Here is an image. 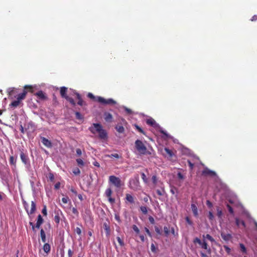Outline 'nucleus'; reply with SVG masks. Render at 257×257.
Instances as JSON below:
<instances>
[{
    "label": "nucleus",
    "instance_id": "nucleus-61",
    "mask_svg": "<svg viewBox=\"0 0 257 257\" xmlns=\"http://www.w3.org/2000/svg\"><path fill=\"white\" fill-rule=\"evenodd\" d=\"M157 193L159 196H162L163 195V192H164V190H163V191H161L160 190H157L156 191Z\"/></svg>",
    "mask_w": 257,
    "mask_h": 257
},
{
    "label": "nucleus",
    "instance_id": "nucleus-24",
    "mask_svg": "<svg viewBox=\"0 0 257 257\" xmlns=\"http://www.w3.org/2000/svg\"><path fill=\"white\" fill-rule=\"evenodd\" d=\"M191 209L194 215L196 217H197L198 215V213L197 206L195 204H191Z\"/></svg>",
    "mask_w": 257,
    "mask_h": 257
},
{
    "label": "nucleus",
    "instance_id": "nucleus-30",
    "mask_svg": "<svg viewBox=\"0 0 257 257\" xmlns=\"http://www.w3.org/2000/svg\"><path fill=\"white\" fill-rule=\"evenodd\" d=\"M40 236L42 239V240L43 242H46V234L44 230L43 229H41L40 230Z\"/></svg>",
    "mask_w": 257,
    "mask_h": 257
},
{
    "label": "nucleus",
    "instance_id": "nucleus-59",
    "mask_svg": "<svg viewBox=\"0 0 257 257\" xmlns=\"http://www.w3.org/2000/svg\"><path fill=\"white\" fill-rule=\"evenodd\" d=\"M177 176L179 179L183 180L184 179V177L183 175L180 172L178 173Z\"/></svg>",
    "mask_w": 257,
    "mask_h": 257
},
{
    "label": "nucleus",
    "instance_id": "nucleus-28",
    "mask_svg": "<svg viewBox=\"0 0 257 257\" xmlns=\"http://www.w3.org/2000/svg\"><path fill=\"white\" fill-rule=\"evenodd\" d=\"M115 128L119 133H123L124 132V128L122 125L117 124L115 126Z\"/></svg>",
    "mask_w": 257,
    "mask_h": 257
},
{
    "label": "nucleus",
    "instance_id": "nucleus-14",
    "mask_svg": "<svg viewBox=\"0 0 257 257\" xmlns=\"http://www.w3.org/2000/svg\"><path fill=\"white\" fill-rule=\"evenodd\" d=\"M37 97L41 100H46L47 97L42 91H39L35 94Z\"/></svg>",
    "mask_w": 257,
    "mask_h": 257
},
{
    "label": "nucleus",
    "instance_id": "nucleus-26",
    "mask_svg": "<svg viewBox=\"0 0 257 257\" xmlns=\"http://www.w3.org/2000/svg\"><path fill=\"white\" fill-rule=\"evenodd\" d=\"M9 162L11 165L14 166L15 167L16 166L17 157L15 158L14 156H11L10 157Z\"/></svg>",
    "mask_w": 257,
    "mask_h": 257
},
{
    "label": "nucleus",
    "instance_id": "nucleus-3",
    "mask_svg": "<svg viewBox=\"0 0 257 257\" xmlns=\"http://www.w3.org/2000/svg\"><path fill=\"white\" fill-rule=\"evenodd\" d=\"M135 147L138 152L142 155L150 154L147 148L142 141L137 140L135 143Z\"/></svg>",
    "mask_w": 257,
    "mask_h": 257
},
{
    "label": "nucleus",
    "instance_id": "nucleus-15",
    "mask_svg": "<svg viewBox=\"0 0 257 257\" xmlns=\"http://www.w3.org/2000/svg\"><path fill=\"white\" fill-rule=\"evenodd\" d=\"M76 98L78 100L77 104L80 106L86 105V102H84L81 98V95L78 93H75Z\"/></svg>",
    "mask_w": 257,
    "mask_h": 257
},
{
    "label": "nucleus",
    "instance_id": "nucleus-39",
    "mask_svg": "<svg viewBox=\"0 0 257 257\" xmlns=\"http://www.w3.org/2000/svg\"><path fill=\"white\" fill-rule=\"evenodd\" d=\"M60 216L58 214H56L54 216V221L57 224H59L60 222Z\"/></svg>",
    "mask_w": 257,
    "mask_h": 257
},
{
    "label": "nucleus",
    "instance_id": "nucleus-18",
    "mask_svg": "<svg viewBox=\"0 0 257 257\" xmlns=\"http://www.w3.org/2000/svg\"><path fill=\"white\" fill-rule=\"evenodd\" d=\"M67 88L64 87V86H63V87H61L60 88V94H61V96L63 97V98H65L66 97L68 96L66 94V92H67Z\"/></svg>",
    "mask_w": 257,
    "mask_h": 257
},
{
    "label": "nucleus",
    "instance_id": "nucleus-56",
    "mask_svg": "<svg viewBox=\"0 0 257 257\" xmlns=\"http://www.w3.org/2000/svg\"><path fill=\"white\" fill-rule=\"evenodd\" d=\"M187 162L190 170H192L194 168V164H193L190 160H188Z\"/></svg>",
    "mask_w": 257,
    "mask_h": 257
},
{
    "label": "nucleus",
    "instance_id": "nucleus-2",
    "mask_svg": "<svg viewBox=\"0 0 257 257\" xmlns=\"http://www.w3.org/2000/svg\"><path fill=\"white\" fill-rule=\"evenodd\" d=\"M88 97L103 105H115L116 102L112 98L105 99L101 96L95 97L91 93H88Z\"/></svg>",
    "mask_w": 257,
    "mask_h": 257
},
{
    "label": "nucleus",
    "instance_id": "nucleus-41",
    "mask_svg": "<svg viewBox=\"0 0 257 257\" xmlns=\"http://www.w3.org/2000/svg\"><path fill=\"white\" fill-rule=\"evenodd\" d=\"M74 232L79 235H81L82 231H81V229L80 227H77L75 229Z\"/></svg>",
    "mask_w": 257,
    "mask_h": 257
},
{
    "label": "nucleus",
    "instance_id": "nucleus-55",
    "mask_svg": "<svg viewBox=\"0 0 257 257\" xmlns=\"http://www.w3.org/2000/svg\"><path fill=\"white\" fill-rule=\"evenodd\" d=\"M152 182L154 184H156L157 182V178L156 175H154L152 177Z\"/></svg>",
    "mask_w": 257,
    "mask_h": 257
},
{
    "label": "nucleus",
    "instance_id": "nucleus-1",
    "mask_svg": "<svg viewBox=\"0 0 257 257\" xmlns=\"http://www.w3.org/2000/svg\"><path fill=\"white\" fill-rule=\"evenodd\" d=\"M89 130L93 134L98 133L99 138L101 140H106L107 139V133L105 130L102 128V126L100 123H93L89 127Z\"/></svg>",
    "mask_w": 257,
    "mask_h": 257
},
{
    "label": "nucleus",
    "instance_id": "nucleus-38",
    "mask_svg": "<svg viewBox=\"0 0 257 257\" xmlns=\"http://www.w3.org/2000/svg\"><path fill=\"white\" fill-rule=\"evenodd\" d=\"M140 210H141V211L142 212V213L144 214H147V213H148V210H147V208L145 206H141L140 207Z\"/></svg>",
    "mask_w": 257,
    "mask_h": 257
},
{
    "label": "nucleus",
    "instance_id": "nucleus-34",
    "mask_svg": "<svg viewBox=\"0 0 257 257\" xmlns=\"http://www.w3.org/2000/svg\"><path fill=\"white\" fill-rule=\"evenodd\" d=\"M65 99L68 101L73 106H75L76 103H75V102L74 101V99L71 98V97H69L68 96L66 97Z\"/></svg>",
    "mask_w": 257,
    "mask_h": 257
},
{
    "label": "nucleus",
    "instance_id": "nucleus-17",
    "mask_svg": "<svg viewBox=\"0 0 257 257\" xmlns=\"http://www.w3.org/2000/svg\"><path fill=\"white\" fill-rule=\"evenodd\" d=\"M27 94V91L26 90H24L23 92L21 93H20L18 95V97L17 99L21 102V100L24 99L26 97V96Z\"/></svg>",
    "mask_w": 257,
    "mask_h": 257
},
{
    "label": "nucleus",
    "instance_id": "nucleus-33",
    "mask_svg": "<svg viewBox=\"0 0 257 257\" xmlns=\"http://www.w3.org/2000/svg\"><path fill=\"white\" fill-rule=\"evenodd\" d=\"M133 183V184L135 185V186L136 187H137L139 184V177L138 176L137 177V178H136V180H130V185H132V183Z\"/></svg>",
    "mask_w": 257,
    "mask_h": 257
},
{
    "label": "nucleus",
    "instance_id": "nucleus-21",
    "mask_svg": "<svg viewBox=\"0 0 257 257\" xmlns=\"http://www.w3.org/2000/svg\"><path fill=\"white\" fill-rule=\"evenodd\" d=\"M125 199L127 202H130V203L133 204L135 203L134 197L130 194H126Z\"/></svg>",
    "mask_w": 257,
    "mask_h": 257
},
{
    "label": "nucleus",
    "instance_id": "nucleus-31",
    "mask_svg": "<svg viewBox=\"0 0 257 257\" xmlns=\"http://www.w3.org/2000/svg\"><path fill=\"white\" fill-rule=\"evenodd\" d=\"M203 238H206L210 240L212 242H215L214 239L209 234L206 235H203Z\"/></svg>",
    "mask_w": 257,
    "mask_h": 257
},
{
    "label": "nucleus",
    "instance_id": "nucleus-44",
    "mask_svg": "<svg viewBox=\"0 0 257 257\" xmlns=\"http://www.w3.org/2000/svg\"><path fill=\"white\" fill-rule=\"evenodd\" d=\"M132 228L137 234H139L140 233V229L136 225H133L132 226Z\"/></svg>",
    "mask_w": 257,
    "mask_h": 257
},
{
    "label": "nucleus",
    "instance_id": "nucleus-32",
    "mask_svg": "<svg viewBox=\"0 0 257 257\" xmlns=\"http://www.w3.org/2000/svg\"><path fill=\"white\" fill-rule=\"evenodd\" d=\"M146 122L148 124H149L151 126H154L156 123L155 120L153 118L148 119L147 120Z\"/></svg>",
    "mask_w": 257,
    "mask_h": 257
},
{
    "label": "nucleus",
    "instance_id": "nucleus-47",
    "mask_svg": "<svg viewBox=\"0 0 257 257\" xmlns=\"http://www.w3.org/2000/svg\"><path fill=\"white\" fill-rule=\"evenodd\" d=\"M42 213L44 216H46L47 215V207L46 205H44L43 206V208L42 210Z\"/></svg>",
    "mask_w": 257,
    "mask_h": 257
},
{
    "label": "nucleus",
    "instance_id": "nucleus-46",
    "mask_svg": "<svg viewBox=\"0 0 257 257\" xmlns=\"http://www.w3.org/2000/svg\"><path fill=\"white\" fill-rule=\"evenodd\" d=\"M217 215L219 217H221L222 215V211L219 207L217 208Z\"/></svg>",
    "mask_w": 257,
    "mask_h": 257
},
{
    "label": "nucleus",
    "instance_id": "nucleus-58",
    "mask_svg": "<svg viewBox=\"0 0 257 257\" xmlns=\"http://www.w3.org/2000/svg\"><path fill=\"white\" fill-rule=\"evenodd\" d=\"M114 218H115V219L118 222H121V220H120V217H119V215L118 214H115V216H114Z\"/></svg>",
    "mask_w": 257,
    "mask_h": 257
},
{
    "label": "nucleus",
    "instance_id": "nucleus-53",
    "mask_svg": "<svg viewBox=\"0 0 257 257\" xmlns=\"http://www.w3.org/2000/svg\"><path fill=\"white\" fill-rule=\"evenodd\" d=\"M164 231L165 233L166 236H168L169 234V229L167 226H164Z\"/></svg>",
    "mask_w": 257,
    "mask_h": 257
},
{
    "label": "nucleus",
    "instance_id": "nucleus-27",
    "mask_svg": "<svg viewBox=\"0 0 257 257\" xmlns=\"http://www.w3.org/2000/svg\"><path fill=\"white\" fill-rule=\"evenodd\" d=\"M24 90L28 92H33L34 87L32 85H26L24 87Z\"/></svg>",
    "mask_w": 257,
    "mask_h": 257
},
{
    "label": "nucleus",
    "instance_id": "nucleus-10",
    "mask_svg": "<svg viewBox=\"0 0 257 257\" xmlns=\"http://www.w3.org/2000/svg\"><path fill=\"white\" fill-rule=\"evenodd\" d=\"M202 175L204 176H215L216 175V173L212 170H209L207 168H205L202 172Z\"/></svg>",
    "mask_w": 257,
    "mask_h": 257
},
{
    "label": "nucleus",
    "instance_id": "nucleus-29",
    "mask_svg": "<svg viewBox=\"0 0 257 257\" xmlns=\"http://www.w3.org/2000/svg\"><path fill=\"white\" fill-rule=\"evenodd\" d=\"M20 101L18 99L13 101L10 104V106L12 107H16L20 104Z\"/></svg>",
    "mask_w": 257,
    "mask_h": 257
},
{
    "label": "nucleus",
    "instance_id": "nucleus-50",
    "mask_svg": "<svg viewBox=\"0 0 257 257\" xmlns=\"http://www.w3.org/2000/svg\"><path fill=\"white\" fill-rule=\"evenodd\" d=\"M72 212L73 214H74L75 215H76V216H78L79 215V212L77 210V209L76 208H72Z\"/></svg>",
    "mask_w": 257,
    "mask_h": 257
},
{
    "label": "nucleus",
    "instance_id": "nucleus-54",
    "mask_svg": "<svg viewBox=\"0 0 257 257\" xmlns=\"http://www.w3.org/2000/svg\"><path fill=\"white\" fill-rule=\"evenodd\" d=\"M69 200V199L68 197H63L62 198V201L63 202V203H65V204L67 203Z\"/></svg>",
    "mask_w": 257,
    "mask_h": 257
},
{
    "label": "nucleus",
    "instance_id": "nucleus-40",
    "mask_svg": "<svg viewBox=\"0 0 257 257\" xmlns=\"http://www.w3.org/2000/svg\"><path fill=\"white\" fill-rule=\"evenodd\" d=\"M136 129L141 133L145 135V132L143 130V129L140 127L139 125H138L137 124H135V125Z\"/></svg>",
    "mask_w": 257,
    "mask_h": 257
},
{
    "label": "nucleus",
    "instance_id": "nucleus-13",
    "mask_svg": "<svg viewBox=\"0 0 257 257\" xmlns=\"http://www.w3.org/2000/svg\"><path fill=\"white\" fill-rule=\"evenodd\" d=\"M164 151L166 153V157L168 159H171L174 156V154L172 150L167 148L164 149Z\"/></svg>",
    "mask_w": 257,
    "mask_h": 257
},
{
    "label": "nucleus",
    "instance_id": "nucleus-36",
    "mask_svg": "<svg viewBox=\"0 0 257 257\" xmlns=\"http://www.w3.org/2000/svg\"><path fill=\"white\" fill-rule=\"evenodd\" d=\"M76 162H77V163L78 165L80 167H83L84 166V165L83 161L82 159H76Z\"/></svg>",
    "mask_w": 257,
    "mask_h": 257
},
{
    "label": "nucleus",
    "instance_id": "nucleus-48",
    "mask_svg": "<svg viewBox=\"0 0 257 257\" xmlns=\"http://www.w3.org/2000/svg\"><path fill=\"white\" fill-rule=\"evenodd\" d=\"M141 176H142V178L143 180L144 181V182L145 183H147L148 179H147V178L144 173H141Z\"/></svg>",
    "mask_w": 257,
    "mask_h": 257
},
{
    "label": "nucleus",
    "instance_id": "nucleus-7",
    "mask_svg": "<svg viewBox=\"0 0 257 257\" xmlns=\"http://www.w3.org/2000/svg\"><path fill=\"white\" fill-rule=\"evenodd\" d=\"M109 182L116 188H120L121 186V180L115 176H110L109 177Z\"/></svg>",
    "mask_w": 257,
    "mask_h": 257
},
{
    "label": "nucleus",
    "instance_id": "nucleus-4",
    "mask_svg": "<svg viewBox=\"0 0 257 257\" xmlns=\"http://www.w3.org/2000/svg\"><path fill=\"white\" fill-rule=\"evenodd\" d=\"M23 205L27 214L29 216L34 214L36 210V205L34 201H31V206L30 210L29 209V204L26 201H23Z\"/></svg>",
    "mask_w": 257,
    "mask_h": 257
},
{
    "label": "nucleus",
    "instance_id": "nucleus-25",
    "mask_svg": "<svg viewBox=\"0 0 257 257\" xmlns=\"http://www.w3.org/2000/svg\"><path fill=\"white\" fill-rule=\"evenodd\" d=\"M235 223L238 227H239L240 225H241L243 227L245 226L244 221L243 220H240L238 218H235Z\"/></svg>",
    "mask_w": 257,
    "mask_h": 257
},
{
    "label": "nucleus",
    "instance_id": "nucleus-63",
    "mask_svg": "<svg viewBox=\"0 0 257 257\" xmlns=\"http://www.w3.org/2000/svg\"><path fill=\"white\" fill-rule=\"evenodd\" d=\"M149 220L152 224H154L155 223V220L152 216L149 217Z\"/></svg>",
    "mask_w": 257,
    "mask_h": 257
},
{
    "label": "nucleus",
    "instance_id": "nucleus-57",
    "mask_svg": "<svg viewBox=\"0 0 257 257\" xmlns=\"http://www.w3.org/2000/svg\"><path fill=\"white\" fill-rule=\"evenodd\" d=\"M49 179L51 181H53L54 179V176L52 173H50L48 174Z\"/></svg>",
    "mask_w": 257,
    "mask_h": 257
},
{
    "label": "nucleus",
    "instance_id": "nucleus-43",
    "mask_svg": "<svg viewBox=\"0 0 257 257\" xmlns=\"http://www.w3.org/2000/svg\"><path fill=\"white\" fill-rule=\"evenodd\" d=\"M226 206L229 213L231 214H233L234 211L232 207L229 204H227Z\"/></svg>",
    "mask_w": 257,
    "mask_h": 257
},
{
    "label": "nucleus",
    "instance_id": "nucleus-49",
    "mask_svg": "<svg viewBox=\"0 0 257 257\" xmlns=\"http://www.w3.org/2000/svg\"><path fill=\"white\" fill-rule=\"evenodd\" d=\"M73 173L75 174V175H79L80 173V171L79 170V169L78 168H75L73 171Z\"/></svg>",
    "mask_w": 257,
    "mask_h": 257
},
{
    "label": "nucleus",
    "instance_id": "nucleus-9",
    "mask_svg": "<svg viewBox=\"0 0 257 257\" xmlns=\"http://www.w3.org/2000/svg\"><path fill=\"white\" fill-rule=\"evenodd\" d=\"M20 158L22 162L25 165H30V160L29 158L26 153H24L23 151H21Z\"/></svg>",
    "mask_w": 257,
    "mask_h": 257
},
{
    "label": "nucleus",
    "instance_id": "nucleus-64",
    "mask_svg": "<svg viewBox=\"0 0 257 257\" xmlns=\"http://www.w3.org/2000/svg\"><path fill=\"white\" fill-rule=\"evenodd\" d=\"M73 252L72 251L71 249H68V257H72L73 255Z\"/></svg>",
    "mask_w": 257,
    "mask_h": 257
},
{
    "label": "nucleus",
    "instance_id": "nucleus-8",
    "mask_svg": "<svg viewBox=\"0 0 257 257\" xmlns=\"http://www.w3.org/2000/svg\"><path fill=\"white\" fill-rule=\"evenodd\" d=\"M36 127L32 122H29L25 125V131L28 134L32 133L36 130Z\"/></svg>",
    "mask_w": 257,
    "mask_h": 257
},
{
    "label": "nucleus",
    "instance_id": "nucleus-60",
    "mask_svg": "<svg viewBox=\"0 0 257 257\" xmlns=\"http://www.w3.org/2000/svg\"><path fill=\"white\" fill-rule=\"evenodd\" d=\"M185 220L186 221V222H187V223H188L189 225H192L193 224V222L190 219V218L188 217H186L185 218Z\"/></svg>",
    "mask_w": 257,
    "mask_h": 257
},
{
    "label": "nucleus",
    "instance_id": "nucleus-62",
    "mask_svg": "<svg viewBox=\"0 0 257 257\" xmlns=\"http://www.w3.org/2000/svg\"><path fill=\"white\" fill-rule=\"evenodd\" d=\"M145 230L149 236L152 237V234L149 229L147 227H145Z\"/></svg>",
    "mask_w": 257,
    "mask_h": 257
},
{
    "label": "nucleus",
    "instance_id": "nucleus-20",
    "mask_svg": "<svg viewBox=\"0 0 257 257\" xmlns=\"http://www.w3.org/2000/svg\"><path fill=\"white\" fill-rule=\"evenodd\" d=\"M104 119L107 122H111L112 119V115L109 112H105L104 114Z\"/></svg>",
    "mask_w": 257,
    "mask_h": 257
},
{
    "label": "nucleus",
    "instance_id": "nucleus-16",
    "mask_svg": "<svg viewBox=\"0 0 257 257\" xmlns=\"http://www.w3.org/2000/svg\"><path fill=\"white\" fill-rule=\"evenodd\" d=\"M44 220L42 217V216L39 214L38 216L36 224V227L37 228H39L41 224L43 223Z\"/></svg>",
    "mask_w": 257,
    "mask_h": 257
},
{
    "label": "nucleus",
    "instance_id": "nucleus-51",
    "mask_svg": "<svg viewBox=\"0 0 257 257\" xmlns=\"http://www.w3.org/2000/svg\"><path fill=\"white\" fill-rule=\"evenodd\" d=\"M151 251L153 252H154V253L156 252V251H157V248L155 247L154 244H153V243L151 244Z\"/></svg>",
    "mask_w": 257,
    "mask_h": 257
},
{
    "label": "nucleus",
    "instance_id": "nucleus-45",
    "mask_svg": "<svg viewBox=\"0 0 257 257\" xmlns=\"http://www.w3.org/2000/svg\"><path fill=\"white\" fill-rule=\"evenodd\" d=\"M108 157L109 158H115L116 159H118L120 158V156L118 154L115 153V154H112L111 155H108Z\"/></svg>",
    "mask_w": 257,
    "mask_h": 257
},
{
    "label": "nucleus",
    "instance_id": "nucleus-12",
    "mask_svg": "<svg viewBox=\"0 0 257 257\" xmlns=\"http://www.w3.org/2000/svg\"><path fill=\"white\" fill-rule=\"evenodd\" d=\"M42 143L47 148H50L52 147V142L45 137H41Z\"/></svg>",
    "mask_w": 257,
    "mask_h": 257
},
{
    "label": "nucleus",
    "instance_id": "nucleus-5",
    "mask_svg": "<svg viewBox=\"0 0 257 257\" xmlns=\"http://www.w3.org/2000/svg\"><path fill=\"white\" fill-rule=\"evenodd\" d=\"M23 205L27 214L29 216L34 214L36 210V205L34 201H31V206L30 210L29 209V204L26 201H23Z\"/></svg>",
    "mask_w": 257,
    "mask_h": 257
},
{
    "label": "nucleus",
    "instance_id": "nucleus-37",
    "mask_svg": "<svg viewBox=\"0 0 257 257\" xmlns=\"http://www.w3.org/2000/svg\"><path fill=\"white\" fill-rule=\"evenodd\" d=\"M239 246H240V250L241 251L243 252V253H246V249L244 246V245L242 243H240L239 244Z\"/></svg>",
    "mask_w": 257,
    "mask_h": 257
},
{
    "label": "nucleus",
    "instance_id": "nucleus-19",
    "mask_svg": "<svg viewBox=\"0 0 257 257\" xmlns=\"http://www.w3.org/2000/svg\"><path fill=\"white\" fill-rule=\"evenodd\" d=\"M221 236L223 239V240H224L225 241H228L232 237V236H231V235L230 234H229V233H223V232H222L221 233Z\"/></svg>",
    "mask_w": 257,
    "mask_h": 257
},
{
    "label": "nucleus",
    "instance_id": "nucleus-23",
    "mask_svg": "<svg viewBox=\"0 0 257 257\" xmlns=\"http://www.w3.org/2000/svg\"><path fill=\"white\" fill-rule=\"evenodd\" d=\"M7 92L10 97L15 96L16 94V89L14 87L9 88L7 90Z\"/></svg>",
    "mask_w": 257,
    "mask_h": 257
},
{
    "label": "nucleus",
    "instance_id": "nucleus-35",
    "mask_svg": "<svg viewBox=\"0 0 257 257\" xmlns=\"http://www.w3.org/2000/svg\"><path fill=\"white\" fill-rule=\"evenodd\" d=\"M75 117L76 119L79 120H82L83 119V117L82 115L79 112L76 111L75 112Z\"/></svg>",
    "mask_w": 257,
    "mask_h": 257
},
{
    "label": "nucleus",
    "instance_id": "nucleus-22",
    "mask_svg": "<svg viewBox=\"0 0 257 257\" xmlns=\"http://www.w3.org/2000/svg\"><path fill=\"white\" fill-rule=\"evenodd\" d=\"M43 249L45 253L48 254L50 251L51 249L50 244L48 243H45L43 245Z\"/></svg>",
    "mask_w": 257,
    "mask_h": 257
},
{
    "label": "nucleus",
    "instance_id": "nucleus-42",
    "mask_svg": "<svg viewBox=\"0 0 257 257\" xmlns=\"http://www.w3.org/2000/svg\"><path fill=\"white\" fill-rule=\"evenodd\" d=\"M116 239H117V240L118 242V243L119 244V245L121 246H123L124 245V242L123 241H122V240L120 238V237L119 236H117L116 237Z\"/></svg>",
    "mask_w": 257,
    "mask_h": 257
},
{
    "label": "nucleus",
    "instance_id": "nucleus-6",
    "mask_svg": "<svg viewBox=\"0 0 257 257\" xmlns=\"http://www.w3.org/2000/svg\"><path fill=\"white\" fill-rule=\"evenodd\" d=\"M194 243H198L201 247L202 248L206 250L207 252L209 253H211V248L207 244L206 241L205 240L201 241L199 238L196 237L193 240Z\"/></svg>",
    "mask_w": 257,
    "mask_h": 257
},
{
    "label": "nucleus",
    "instance_id": "nucleus-11",
    "mask_svg": "<svg viewBox=\"0 0 257 257\" xmlns=\"http://www.w3.org/2000/svg\"><path fill=\"white\" fill-rule=\"evenodd\" d=\"M112 193V191L110 188H107L105 190V194L108 198L109 202L112 204L115 203V199L111 197Z\"/></svg>",
    "mask_w": 257,
    "mask_h": 257
},
{
    "label": "nucleus",
    "instance_id": "nucleus-52",
    "mask_svg": "<svg viewBox=\"0 0 257 257\" xmlns=\"http://www.w3.org/2000/svg\"><path fill=\"white\" fill-rule=\"evenodd\" d=\"M104 225L105 226L104 229H105V230L106 231V234H109V231H110L109 227L106 223H105L104 224Z\"/></svg>",
    "mask_w": 257,
    "mask_h": 257
}]
</instances>
